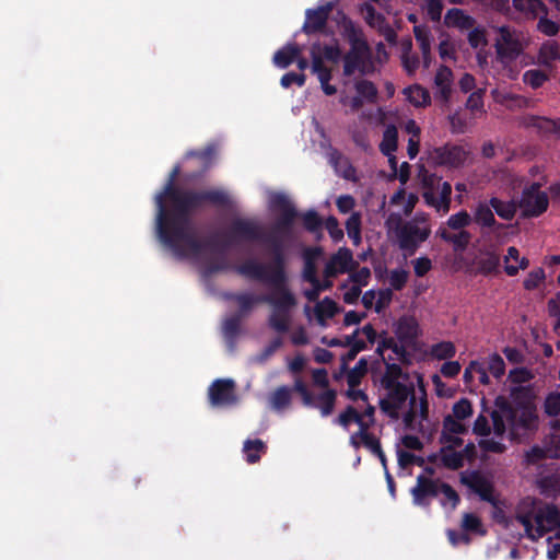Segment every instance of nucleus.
<instances>
[{
	"label": "nucleus",
	"instance_id": "f257e3e1",
	"mask_svg": "<svg viewBox=\"0 0 560 560\" xmlns=\"http://www.w3.org/2000/svg\"><path fill=\"white\" fill-rule=\"evenodd\" d=\"M180 173L175 165L161 192L155 197L158 208L156 233L160 242L172 250L175 257L183 259L198 257L207 250L206 241H200L191 226V213L206 205L229 207L231 198L220 188L183 189L175 182Z\"/></svg>",
	"mask_w": 560,
	"mask_h": 560
},
{
	"label": "nucleus",
	"instance_id": "f03ea898",
	"mask_svg": "<svg viewBox=\"0 0 560 560\" xmlns=\"http://www.w3.org/2000/svg\"><path fill=\"white\" fill-rule=\"evenodd\" d=\"M272 206L278 208L281 213L269 234H266L264 226L254 219L235 218L231 221L223 240H219L217 236L206 240L207 250L218 255L215 259L209 261L205 267L207 276L231 269L232 266L226 259L225 253L230 246L242 243L262 242L268 244L271 252V260L275 257V248H279L287 261L283 238L290 235L294 220L298 217V211L284 195H277L272 199Z\"/></svg>",
	"mask_w": 560,
	"mask_h": 560
},
{
	"label": "nucleus",
	"instance_id": "7ed1b4c3",
	"mask_svg": "<svg viewBox=\"0 0 560 560\" xmlns=\"http://www.w3.org/2000/svg\"><path fill=\"white\" fill-rule=\"evenodd\" d=\"M275 257L269 262H260L255 258H248L235 266V272L249 280H255L270 285L273 291L270 294L258 295L257 302L270 304L273 310L268 318V325L279 334H285L290 328V310L296 301L289 290L285 260L279 248H275Z\"/></svg>",
	"mask_w": 560,
	"mask_h": 560
},
{
	"label": "nucleus",
	"instance_id": "20e7f679",
	"mask_svg": "<svg viewBox=\"0 0 560 560\" xmlns=\"http://www.w3.org/2000/svg\"><path fill=\"white\" fill-rule=\"evenodd\" d=\"M423 187L427 189L422 197L427 205L434 207L438 211L446 213L451 208L452 186L448 182H442V178L435 174H427L422 179Z\"/></svg>",
	"mask_w": 560,
	"mask_h": 560
},
{
	"label": "nucleus",
	"instance_id": "39448f33",
	"mask_svg": "<svg viewBox=\"0 0 560 560\" xmlns=\"http://www.w3.org/2000/svg\"><path fill=\"white\" fill-rule=\"evenodd\" d=\"M470 271L475 276L492 277L500 273L501 256L494 244H486L476 248L470 262Z\"/></svg>",
	"mask_w": 560,
	"mask_h": 560
},
{
	"label": "nucleus",
	"instance_id": "423d86ee",
	"mask_svg": "<svg viewBox=\"0 0 560 560\" xmlns=\"http://www.w3.org/2000/svg\"><path fill=\"white\" fill-rule=\"evenodd\" d=\"M430 234V225L421 226L417 224V221H407L396 230L399 248L410 256L429 238Z\"/></svg>",
	"mask_w": 560,
	"mask_h": 560
},
{
	"label": "nucleus",
	"instance_id": "0eeeda50",
	"mask_svg": "<svg viewBox=\"0 0 560 560\" xmlns=\"http://www.w3.org/2000/svg\"><path fill=\"white\" fill-rule=\"evenodd\" d=\"M498 34L499 36L494 43L497 60L501 63L515 61L523 52V46L517 34L506 25L500 26Z\"/></svg>",
	"mask_w": 560,
	"mask_h": 560
},
{
	"label": "nucleus",
	"instance_id": "6e6552de",
	"mask_svg": "<svg viewBox=\"0 0 560 560\" xmlns=\"http://www.w3.org/2000/svg\"><path fill=\"white\" fill-rule=\"evenodd\" d=\"M518 206L524 218H537L548 209V195L540 190V184L533 183L523 190Z\"/></svg>",
	"mask_w": 560,
	"mask_h": 560
},
{
	"label": "nucleus",
	"instance_id": "1a4fd4ad",
	"mask_svg": "<svg viewBox=\"0 0 560 560\" xmlns=\"http://www.w3.org/2000/svg\"><path fill=\"white\" fill-rule=\"evenodd\" d=\"M385 389L387 396L380 400V408L392 419L398 418V411L404 407L409 396H411V404H415L416 397L412 386L401 383Z\"/></svg>",
	"mask_w": 560,
	"mask_h": 560
},
{
	"label": "nucleus",
	"instance_id": "9d476101",
	"mask_svg": "<svg viewBox=\"0 0 560 560\" xmlns=\"http://www.w3.org/2000/svg\"><path fill=\"white\" fill-rule=\"evenodd\" d=\"M468 154L463 145L446 143L432 150L431 160L440 166L458 168L465 164Z\"/></svg>",
	"mask_w": 560,
	"mask_h": 560
},
{
	"label": "nucleus",
	"instance_id": "9b49d317",
	"mask_svg": "<svg viewBox=\"0 0 560 560\" xmlns=\"http://www.w3.org/2000/svg\"><path fill=\"white\" fill-rule=\"evenodd\" d=\"M535 523V537L542 538L547 533L560 528V510L552 503H544L538 506Z\"/></svg>",
	"mask_w": 560,
	"mask_h": 560
},
{
	"label": "nucleus",
	"instance_id": "f8f14e48",
	"mask_svg": "<svg viewBox=\"0 0 560 560\" xmlns=\"http://www.w3.org/2000/svg\"><path fill=\"white\" fill-rule=\"evenodd\" d=\"M209 401L213 407H226L237 401L233 380H215L208 389Z\"/></svg>",
	"mask_w": 560,
	"mask_h": 560
},
{
	"label": "nucleus",
	"instance_id": "ddd939ff",
	"mask_svg": "<svg viewBox=\"0 0 560 560\" xmlns=\"http://www.w3.org/2000/svg\"><path fill=\"white\" fill-rule=\"evenodd\" d=\"M460 482L478 494L482 501L488 502L493 506L498 505V500L493 495L492 483L479 471L474 470L469 475L462 474Z\"/></svg>",
	"mask_w": 560,
	"mask_h": 560
},
{
	"label": "nucleus",
	"instance_id": "4468645a",
	"mask_svg": "<svg viewBox=\"0 0 560 560\" xmlns=\"http://www.w3.org/2000/svg\"><path fill=\"white\" fill-rule=\"evenodd\" d=\"M441 481L423 475L417 477V485L411 489L412 501L418 506L428 508L430 499L439 495Z\"/></svg>",
	"mask_w": 560,
	"mask_h": 560
},
{
	"label": "nucleus",
	"instance_id": "2eb2a0df",
	"mask_svg": "<svg viewBox=\"0 0 560 560\" xmlns=\"http://www.w3.org/2000/svg\"><path fill=\"white\" fill-rule=\"evenodd\" d=\"M331 10L332 5L330 3L319 5L316 9L306 10V19L302 26V32L306 35H313L323 32L327 25Z\"/></svg>",
	"mask_w": 560,
	"mask_h": 560
},
{
	"label": "nucleus",
	"instance_id": "dca6fc26",
	"mask_svg": "<svg viewBox=\"0 0 560 560\" xmlns=\"http://www.w3.org/2000/svg\"><path fill=\"white\" fill-rule=\"evenodd\" d=\"M357 266L352 252L347 247H341L330 257L325 266L324 273L326 277H336L338 273L349 272Z\"/></svg>",
	"mask_w": 560,
	"mask_h": 560
},
{
	"label": "nucleus",
	"instance_id": "f3484780",
	"mask_svg": "<svg viewBox=\"0 0 560 560\" xmlns=\"http://www.w3.org/2000/svg\"><path fill=\"white\" fill-rule=\"evenodd\" d=\"M371 58V48L352 46L343 56V75L350 77L357 70L364 73L365 65Z\"/></svg>",
	"mask_w": 560,
	"mask_h": 560
},
{
	"label": "nucleus",
	"instance_id": "a211bd4d",
	"mask_svg": "<svg viewBox=\"0 0 560 560\" xmlns=\"http://www.w3.org/2000/svg\"><path fill=\"white\" fill-rule=\"evenodd\" d=\"M394 332L399 342L416 347L420 336L419 324L415 317L404 315L397 320Z\"/></svg>",
	"mask_w": 560,
	"mask_h": 560
},
{
	"label": "nucleus",
	"instance_id": "6ab92c4d",
	"mask_svg": "<svg viewBox=\"0 0 560 560\" xmlns=\"http://www.w3.org/2000/svg\"><path fill=\"white\" fill-rule=\"evenodd\" d=\"M340 30L341 36L349 43L350 47H369L362 28L347 15H343L341 19Z\"/></svg>",
	"mask_w": 560,
	"mask_h": 560
},
{
	"label": "nucleus",
	"instance_id": "aec40b11",
	"mask_svg": "<svg viewBox=\"0 0 560 560\" xmlns=\"http://www.w3.org/2000/svg\"><path fill=\"white\" fill-rule=\"evenodd\" d=\"M436 235L442 241L451 244L455 253H464L468 248L472 238V234L469 231H456V233H451L443 226L436 231Z\"/></svg>",
	"mask_w": 560,
	"mask_h": 560
},
{
	"label": "nucleus",
	"instance_id": "412c9836",
	"mask_svg": "<svg viewBox=\"0 0 560 560\" xmlns=\"http://www.w3.org/2000/svg\"><path fill=\"white\" fill-rule=\"evenodd\" d=\"M329 162L334 166L336 173L347 180L357 182V170L348 158L341 152L334 149L329 153Z\"/></svg>",
	"mask_w": 560,
	"mask_h": 560
},
{
	"label": "nucleus",
	"instance_id": "4be33fe9",
	"mask_svg": "<svg viewBox=\"0 0 560 560\" xmlns=\"http://www.w3.org/2000/svg\"><path fill=\"white\" fill-rule=\"evenodd\" d=\"M444 24L447 27H455L459 31H467L475 26L476 20L471 15L467 14L464 10L452 8L447 10L445 14Z\"/></svg>",
	"mask_w": 560,
	"mask_h": 560
},
{
	"label": "nucleus",
	"instance_id": "5701e85b",
	"mask_svg": "<svg viewBox=\"0 0 560 560\" xmlns=\"http://www.w3.org/2000/svg\"><path fill=\"white\" fill-rule=\"evenodd\" d=\"M523 125L527 128H535L544 135L560 132V124L547 117L529 115L524 118Z\"/></svg>",
	"mask_w": 560,
	"mask_h": 560
},
{
	"label": "nucleus",
	"instance_id": "b1692460",
	"mask_svg": "<svg viewBox=\"0 0 560 560\" xmlns=\"http://www.w3.org/2000/svg\"><path fill=\"white\" fill-rule=\"evenodd\" d=\"M413 35L419 44L422 58H423V67L429 68L431 65V33L428 26L425 25H415L413 26Z\"/></svg>",
	"mask_w": 560,
	"mask_h": 560
},
{
	"label": "nucleus",
	"instance_id": "393cba45",
	"mask_svg": "<svg viewBox=\"0 0 560 560\" xmlns=\"http://www.w3.org/2000/svg\"><path fill=\"white\" fill-rule=\"evenodd\" d=\"M301 52L302 49L298 44L289 43L275 52L272 60L277 67L285 69L298 59Z\"/></svg>",
	"mask_w": 560,
	"mask_h": 560
},
{
	"label": "nucleus",
	"instance_id": "a878e982",
	"mask_svg": "<svg viewBox=\"0 0 560 560\" xmlns=\"http://www.w3.org/2000/svg\"><path fill=\"white\" fill-rule=\"evenodd\" d=\"M320 46L318 43L313 44L311 48L312 57V72L317 75L320 84L327 83L331 80V70L325 66L319 52Z\"/></svg>",
	"mask_w": 560,
	"mask_h": 560
},
{
	"label": "nucleus",
	"instance_id": "bb28decb",
	"mask_svg": "<svg viewBox=\"0 0 560 560\" xmlns=\"http://www.w3.org/2000/svg\"><path fill=\"white\" fill-rule=\"evenodd\" d=\"M472 221L481 229H491L497 224L489 202H479L474 211Z\"/></svg>",
	"mask_w": 560,
	"mask_h": 560
},
{
	"label": "nucleus",
	"instance_id": "cd10ccee",
	"mask_svg": "<svg viewBox=\"0 0 560 560\" xmlns=\"http://www.w3.org/2000/svg\"><path fill=\"white\" fill-rule=\"evenodd\" d=\"M322 250L318 247L306 248L304 252V269L303 279L310 283H317V270L315 259L320 255Z\"/></svg>",
	"mask_w": 560,
	"mask_h": 560
},
{
	"label": "nucleus",
	"instance_id": "c85d7f7f",
	"mask_svg": "<svg viewBox=\"0 0 560 560\" xmlns=\"http://www.w3.org/2000/svg\"><path fill=\"white\" fill-rule=\"evenodd\" d=\"M404 94L406 95V98L415 107H425L431 103V96L429 91L419 84H413L408 88H405Z\"/></svg>",
	"mask_w": 560,
	"mask_h": 560
},
{
	"label": "nucleus",
	"instance_id": "c756f323",
	"mask_svg": "<svg viewBox=\"0 0 560 560\" xmlns=\"http://www.w3.org/2000/svg\"><path fill=\"white\" fill-rule=\"evenodd\" d=\"M314 312L318 324L325 326L326 319L332 318L339 312V307L332 299L326 296L316 304Z\"/></svg>",
	"mask_w": 560,
	"mask_h": 560
},
{
	"label": "nucleus",
	"instance_id": "7c9ffc66",
	"mask_svg": "<svg viewBox=\"0 0 560 560\" xmlns=\"http://www.w3.org/2000/svg\"><path fill=\"white\" fill-rule=\"evenodd\" d=\"M440 454L442 465L445 468L457 470L464 466L463 453L454 451L452 445L441 447Z\"/></svg>",
	"mask_w": 560,
	"mask_h": 560
},
{
	"label": "nucleus",
	"instance_id": "2f4dec72",
	"mask_svg": "<svg viewBox=\"0 0 560 560\" xmlns=\"http://www.w3.org/2000/svg\"><path fill=\"white\" fill-rule=\"evenodd\" d=\"M488 202L492 210L503 220L510 221L516 214L517 206L514 201H504L498 197H491Z\"/></svg>",
	"mask_w": 560,
	"mask_h": 560
},
{
	"label": "nucleus",
	"instance_id": "473e14b6",
	"mask_svg": "<svg viewBox=\"0 0 560 560\" xmlns=\"http://www.w3.org/2000/svg\"><path fill=\"white\" fill-rule=\"evenodd\" d=\"M337 400V392L328 388L316 396L315 408L320 411L322 417H328L332 413Z\"/></svg>",
	"mask_w": 560,
	"mask_h": 560
},
{
	"label": "nucleus",
	"instance_id": "72a5a7b5",
	"mask_svg": "<svg viewBox=\"0 0 560 560\" xmlns=\"http://www.w3.org/2000/svg\"><path fill=\"white\" fill-rule=\"evenodd\" d=\"M398 147V130L395 125H388L384 132L383 139L380 143V151L385 156H390L397 150Z\"/></svg>",
	"mask_w": 560,
	"mask_h": 560
},
{
	"label": "nucleus",
	"instance_id": "f704fd0d",
	"mask_svg": "<svg viewBox=\"0 0 560 560\" xmlns=\"http://www.w3.org/2000/svg\"><path fill=\"white\" fill-rule=\"evenodd\" d=\"M400 377H408L407 374H404L401 366L397 363L385 361V373L381 380L382 386L389 388L394 385L401 384L398 382Z\"/></svg>",
	"mask_w": 560,
	"mask_h": 560
},
{
	"label": "nucleus",
	"instance_id": "c9c22d12",
	"mask_svg": "<svg viewBox=\"0 0 560 560\" xmlns=\"http://www.w3.org/2000/svg\"><path fill=\"white\" fill-rule=\"evenodd\" d=\"M514 8L523 13L537 18L539 13H548L547 5L541 0H513Z\"/></svg>",
	"mask_w": 560,
	"mask_h": 560
},
{
	"label": "nucleus",
	"instance_id": "e433bc0d",
	"mask_svg": "<svg viewBox=\"0 0 560 560\" xmlns=\"http://www.w3.org/2000/svg\"><path fill=\"white\" fill-rule=\"evenodd\" d=\"M267 451V445L259 439L246 440L243 445V452L246 457V462L255 464L260 460L261 454Z\"/></svg>",
	"mask_w": 560,
	"mask_h": 560
},
{
	"label": "nucleus",
	"instance_id": "4c0bfd02",
	"mask_svg": "<svg viewBox=\"0 0 560 560\" xmlns=\"http://www.w3.org/2000/svg\"><path fill=\"white\" fill-rule=\"evenodd\" d=\"M368 373V360L366 358L362 357L357 362V364L351 369L348 370L347 373V384L349 387H358L363 376Z\"/></svg>",
	"mask_w": 560,
	"mask_h": 560
},
{
	"label": "nucleus",
	"instance_id": "58836bf2",
	"mask_svg": "<svg viewBox=\"0 0 560 560\" xmlns=\"http://www.w3.org/2000/svg\"><path fill=\"white\" fill-rule=\"evenodd\" d=\"M472 222V217L466 211L460 210L451 214L446 221V225L453 231H467L466 228Z\"/></svg>",
	"mask_w": 560,
	"mask_h": 560
},
{
	"label": "nucleus",
	"instance_id": "ea45409f",
	"mask_svg": "<svg viewBox=\"0 0 560 560\" xmlns=\"http://www.w3.org/2000/svg\"><path fill=\"white\" fill-rule=\"evenodd\" d=\"M355 91L368 103H375L377 100L378 91L375 84L369 80H359L354 84Z\"/></svg>",
	"mask_w": 560,
	"mask_h": 560
},
{
	"label": "nucleus",
	"instance_id": "a19ab883",
	"mask_svg": "<svg viewBox=\"0 0 560 560\" xmlns=\"http://www.w3.org/2000/svg\"><path fill=\"white\" fill-rule=\"evenodd\" d=\"M558 59H560V46L557 42H547L541 45L539 49V60L541 63L548 66Z\"/></svg>",
	"mask_w": 560,
	"mask_h": 560
},
{
	"label": "nucleus",
	"instance_id": "79ce46f5",
	"mask_svg": "<svg viewBox=\"0 0 560 560\" xmlns=\"http://www.w3.org/2000/svg\"><path fill=\"white\" fill-rule=\"evenodd\" d=\"M346 230L353 244L359 245L361 243V214L359 212L351 213L347 219Z\"/></svg>",
	"mask_w": 560,
	"mask_h": 560
},
{
	"label": "nucleus",
	"instance_id": "37998d69",
	"mask_svg": "<svg viewBox=\"0 0 560 560\" xmlns=\"http://www.w3.org/2000/svg\"><path fill=\"white\" fill-rule=\"evenodd\" d=\"M494 406L498 408L497 411L504 416L511 425L516 423L517 408H515L505 397L498 396L494 400Z\"/></svg>",
	"mask_w": 560,
	"mask_h": 560
},
{
	"label": "nucleus",
	"instance_id": "c03bdc74",
	"mask_svg": "<svg viewBox=\"0 0 560 560\" xmlns=\"http://www.w3.org/2000/svg\"><path fill=\"white\" fill-rule=\"evenodd\" d=\"M548 79V74L539 69H530L523 74V82L534 90L541 88Z\"/></svg>",
	"mask_w": 560,
	"mask_h": 560
},
{
	"label": "nucleus",
	"instance_id": "a18cd8bd",
	"mask_svg": "<svg viewBox=\"0 0 560 560\" xmlns=\"http://www.w3.org/2000/svg\"><path fill=\"white\" fill-rule=\"evenodd\" d=\"M242 314H233L223 322V335L233 341L241 330Z\"/></svg>",
	"mask_w": 560,
	"mask_h": 560
},
{
	"label": "nucleus",
	"instance_id": "49530a36",
	"mask_svg": "<svg viewBox=\"0 0 560 560\" xmlns=\"http://www.w3.org/2000/svg\"><path fill=\"white\" fill-rule=\"evenodd\" d=\"M361 13L364 14L366 24L371 27H378L386 22L385 16L378 13L376 9L370 3H363L360 8Z\"/></svg>",
	"mask_w": 560,
	"mask_h": 560
},
{
	"label": "nucleus",
	"instance_id": "de8ad7c7",
	"mask_svg": "<svg viewBox=\"0 0 560 560\" xmlns=\"http://www.w3.org/2000/svg\"><path fill=\"white\" fill-rule=\"evenodd\" d=\"M257 298L249 293H235L229 296L238 304L240 310L236 314H242V317L252 311L255 303H258Z\"/></svg>",
	"mask_w": 560,
	"mask_h": 560
},
{
	"label": "nucleus",
	"instance_id": "09e8293b",
	"mask_svg": "<svg viewBox=\"0 0 560 560\" xmlns=\"http://www.w3.org/2000/svg\"><path fill=\"white\" fill-rule=\"evenodd\" d=\"M291 392L288 386L278 387L271 396L272 407L277 410L287 408L291 402Z\"/></svg>",
	"mask_w": 560,
	"mask_h": 560
},
{
	"label": "nucleus",
	"instance_id": "8fccbe9b",
	"mask_svg": "<svg viewBox=\"0 0 560 560\" xmlns=\"http://www.w3.org/2000/svg\"><path fill=\"white\" fill-rule=\"evenodd\" d=\"M456 353V348L451 341H441L432 346L431 354L438 360L452 359Z\"/></svg>",
	"mask_w": 560,
	"mask_h": 560
},
{
	"label": "nucleus",
	"instance_id": "3c124183",
	"mask_svg": "<svg viewBox=\"0 0 560 560\" xmlns=\"http://www.w3.org/2000/svg\"><path fill=\"white\" fill-rule=\"evenodd\" d=\"M360 412L351 405L347 406L346 409L334 419V423L348 429L352 422H359Z\"/></svg>",
	"mask_w": 560,
	"mask_h": 560
},
{
	"label": "nucleus",
	"instance_id": "603ef678",
	"mask_svg": "<svg viewBox=\"0 0 560 560\" xmlns=\"http://www.w3.org/2000/svg\"><path fill=\"white\" fill-rule=\"evenodd\" d=\"M443 494V499H441V504L446 505V503L451 504L452 509H456L460 502V498L456 490L448 483L441 481L439 488V494Z\"/></svg>",
	"mask_w": 560,
	"mask_h": 560
},
{
	"label": "nucleus",
	"instance_id": "864d4df0",
	"mask_svg": "<svg viewBox=\"0 0 560 560\" xmlns=\"http://www.w3.org/2000/svg\"><path fill=\"white\" fill-rule=\"evenodd\" d=\"M544 411L548 417H558L560 415V393H549L544 401Z\"/></svg>",
	"mask_w": 560,
	"mask_h": 560
},
{
	"label": "nucleus",
	"instance_id": "5fc2aeb1",
	"mask_svg": "<svg viewBox=\"0 0 560 560\" xmlns=\"http://www.w3.org/2000/svg\"><path fill=\"white\" fill-rule=\"evenodd\" d=\"M303 226L311 233H316L322 229L323 220L315 210H308L302 215Z\"/></svg>",
	"mask_w": 560,
	"mask_h": 560
},
{
	"label": "nucleus",
	"instance_id": "6e6d98bb",
	"mask_svg": "<svg viewBox=\"0 0 560 560\" xmlns=\"http://www.w3.org/2000/svg\"><path fill=\"white\" fill-rule=\"evenodd\" d=\"M453 416L457 420H465L472 415L471 402L467 398H460L453 405Z\"/></svg>",
	"mask_w": 560,
	"mask_h": 560
},
{
	"label": "nucleus",
	"instance_id": "4d7b16f0",
	"mask_svg": "<svg viewBox=\"0 0 560 560\" xmlns=\"http://www.w3.org/2000/svg\"><path fill=\"white\" fill-rule=\"evenodd\" d=\"M546 278L545 270L539 267L532 270L523 281V287L527 291H533L544 282Z\"/></svg>",
	"mask_w": 560,
	"mask_h": 560
},
{
	"label": "nucleus",
	"instance_id": "13d9d810",
	"mask_svg": "<svg viewBox=\"0 0 560 560\" xmlns=\"http://www.w3.org/2000/svg\"><path fill=\"white\" fill-rule=\"evenodd\" d=\"M464 530L485 535L481 520L474 513H465L462 521Z\"/></svg>",
	"mask_w": 560,
	"mask_h": 560
},
{
	"label": "nucleus",
	"instance_id": "bf43d9fd",
	"mask_svg": "<svg viewBox=\"0 0 560 560\" xmlns=\"http://www.w3.org/2000/svg\"><path fill=\"white\" fill-rule=\"evenodd\" d=\"M415 348L411 345H405L394 338L390 350L396 355V359L402 364H411V354L408 349Z\"/></svg>",
	"mask_w": 560,
	"mask_h": 560
},
{
	"label": "nucleus",
	"instance_id": "052dcab7",
	"mask_svg": "<svg viewBox=\"0 0 560 560\" xmlns=\"http://www.w3.org/2000/svg\"><path fill=\"white\" fill-rule=\"evenodd\" d=\"M468 44L471 48L477 49L479 47H483L488 45L486 30L481 26L470 28V32L467 36Z\"/></svg>",
	"mask_w": 560,
	"mask_h": 560
},
{
	"label": "nucleus",
	"instance_id": "680f3d73",
	"mask_svg": "<svg viewBox=\"0 0 560 560\" xmlns=\"http://www.w3.org/2000/svg\"><path fill=\"white\" fill-rule=\"evenodd\" d=\"M409 278V271L406 269H393L389 273V284L392 289L400 291L405 288Z\"/></svg>",
	"mask_w": 560,
	"mask_h": 560
},
{
	"label": "nucleus",
	"instance_id": "e2e57ef3",
	"mask_svg": "<svg viewBox=\"0 0 560 560\" xmlns=\"http://www.w3.org/2000/svg\"><path fill=\"white\" fill-rule=\"evenodd\" d=\"M460 420L455 419L453 416L447 415L443 419V430L442 432H447L452 434H465L468 429L465 424L459 422Z\"/></svg>",
	"mask_w": 560,
	"mask_h": 560
},
{
	"label": "nucleus",
	"instance_id": "0e129e2a",
	"mask_svg": "<svg viewBox=\"0 0 560 560\" xmlns=\"http://www.w3.org/2000/svg\"><path fill=\"white\" fill-rule=\"evenodd\" d=\"M536 420V415L530 407L524 406L521 412L517 410L516 423L513 427L528 429Z\"/></svg>",
	"mask_w": 560,
	"mask_h": 560
},
{
	"label": "nucleus",
	"instance_id": "69168bd1",
	"mask_svg": "<svg viewBox=\"0 0 560 560\" xmlns=\"http://www.w3.org/2000/svg\"><path fill=\"white\" fill-rule=\"evenodd\" d=\"M537 500L535 498H525L517 505L518 511L526 515L528 520L533 523L535 521V516L537 514L538 508L536 506Z\"/></svg>",
	"mask_w": 560,
	"mask_h": 560
},
{
	"label": "nucleus",
	"instance_id": "338daca9",
	"mask_svg": "<svg viewBox=\"0 0 560 560\" xmlns=\"http://www.w3.org/2000/svg\"><path fill=\"white\" fill-rule=\"evenodd\" d=\"M548 312L551 317L556 318L553 331L560 336V292L557 293L556 299L548 301Z\"/></svg>",
	"mask_w": 560,
	"mask_h": 560
},
{
	"label": "nucleus",
	"instance_id": "774afa93",
	"mask_svg": "<svg viewBox=\"0 0 560 560\" xmlns=\"http://www.w3.org/2000/svg\"><path fill=\"white\" fill-rule=\"evenodd\" d=\"M540 14H541V16L539 18V21L537 24L538 31L547 36L557 35L559 32V25L556 22H553L547 18L548 13L547 14L540 13Z\"/></svg>",
	"mask_w": 560,
	"mask_h": 560
}]
</instances>
